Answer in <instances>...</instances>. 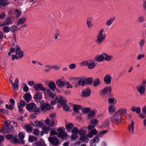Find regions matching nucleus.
Here are the masks:
<instances>
[{"label":"nucleus","mask_w":146,"mask_h":146,"mask_svg":"<svg viewBox=\"0 0 146 146\" xmlns=\"http://www.w3.org/2000/svg\"><path fill=\"white\" fill-rule=\"evenodd\" d=\"M56 101L60 104L58 105L59 108L63 106V109L64 111H70V108L67 105V101L65 97L58 96L56 98Z\"/></svg>","instance_id":"nucleus-1"},{"label":"nucleus","mask_w":146,"mask_h":146,"mask_svg":"<svg viewBox=\"0 0 146 146\" xmlns=\"http://www.w3.org/2000/svg\"><path fill=\"white\" fill-rule=\"evenodd\" d=\"M107 35L104 33V29H101L98 32L96 40L97 44H100L104 41L106 39Z\"/></svg>","instance_id":"nucleus-2"},{"label":"nucleus","mask_w":146,"mask_h":146,"mask_svg":"<svg viewBox=\"0 0 146 146\" xmlns=\"http://www.w3.org/2000/svg\"><path fill=\"white\" fill-rule=\"evenodd\" d=\"M95 126L92 125H89L88 127L87 128L88 129V137L92 138L94 135H96L98 133V131L96 129L94 128Z\"/></svg>","instance_id":"nucleus-3"},{"label":"nucleus","mask_w":146,"mask_h":146,"mask_svg":"<svg viewBox=\"0 0 146 146\" xmlns=\"http://www.w3.org/2000/svg\"><path fill=\"white\" fill-rule=\"evenodd\" d=\"M95 126L92 125H89L88 127L87 128L88 129V137L92 138L94 135H96L98 133V131L96 129L94 128Z\"/></svg>","instance_id":"nucleus-4"},{"label":"nucleus","mask_w":146,"mask_h":146,"mask_svg":"<svg viewBox=\"0 0 146 146\" xmlns=\"http://www.w3.org/2000/svg\"><path fill=\"white\" fill-rule=\"evenodd\" d=\"M96 61L94 60H91L88 61H83L81 63L82 65L87 66L88 68L90 69L94 68L96 66Z\"/></svg>","instance_id":"nucleus-5"},{"label":"nucleus","mask_w":146,"mask_h":146,"mask_svg":"<svg viewBox=\"0 0 146 146\" xmlns=\"http://www.w3.org/2000/svg\"><path fill=\"white\" fill-rule=\"evenodd\" d=\"M27 109L30 112H37L39 111V109L37 108L36 104L34 103H31L27 104L26 106Z\"/></svg>","instance_id":"nucleus-6"},{"label":"nucleus","mask_w":146,"mask_h":146,"mask_svg":"<svg viewBox=\"0 0 146 146\" xmlns=\"http://www.w3.org/2000/svg\"><path fill=\"white\" fill-rule=\"evenodd\" d=\"M58 133L57 136L59 138L66 139L68 137L67 133L64 131L60 127L58 129Z\"/></svg>","instance_id":"nucleus-7"},{"label":"nucleus","mask_w":146,"mask_h":146,"mask_svg":"<svg viewBox=\"0 0 146 146\" xmlns=\"http://www.w3.org/2000/svg\"><path fill=\"white\" fill-rule=\"evenodd\" d=\"M111 121L113 123H118L121 120V117L115 112L113 116L110 117Z\"/></svg>","instance_id":"nucleus-8"},{"label":"nucleus","mask_w":146,"mask_h":146,"mask_svg":"<svg viewBox=\"0 0 146 146\" xmlns=\"http://www.w3.org/2000/svg\"><path fill=\"white\" fill-rule=\"evenodd\" d=\"M35 90L38 91H41L45 92L46 91V88L43 86V85L40 83H38L35 84L33 86Z\"/></svg>","instance_id":"nucleus-9"},{"label":"nucleus","mask_w":146,"mask_h":146,"mask_svg":"<svg viewBox=\"0 0 146 146\" xmlns=\"http://www.w3.org/2000/svg\"><path fill=\"white\" fill-rule=\"evenodd\" d=\"M44 122L46 124L50 126H54L56 125L57 123V121L56 120H50L48 117L46 118Z\"/></svg>","instance_id":"nucleus-10"},{"label":"nucleus","mask_w":146,"mask_h":146,"mask_svg":"<svg viewBox=\"0 0 146 146\" xmlns=\"http://www.w3.org/2000/svg\"><path fill=\"white\" fill-rule=\"evenodd\" d=\"M15 48L16 49V53L17 56V58L20 59L22 58L24 55V52L21 50L19 47L18 45H15Z\"/></svg>","instance_id":"nucleus-11"},{"label":"nucleus","mask_w":146,"mask_h":146,"mask_svg":"<svg viewBox=\"0 0 146 146\" xmlns=\"http://www.w3.org/2000/svg\"><path fill=\"white\" fill-rule=\"evenodd\" d=\"M91 93V90L89 88H86L83 90L82 91V96L87 97L90 96Z\"/></svg>","instance_id":"nucleus-12"},{"label":"nucleus","mask_w":146,"mask_h":146,"mask_svg":"<svg viewBox=\"0 0 146 146\" xmlns=\"http://www.w3.org/2000/svg\"><path fill=\"white\" fill-rule=\"evenodd\" d=\"M52 108V106L50 104L44 103L41 106V109L44 112L46 110H50Z\"/></svg>","instance_id":"nucleus-13"},{"label":"nucleus","mask_w":146,"mask_h":146,"mask_svg":"<svg viewBox=\"0 0 146 146\" xmlns=\"http://www.w3.org/2000/svg\"><path fill=\"white\" fill-rule=\"evenodd\" d=\"M4 129V133L5 134L13 132L15 131L14 127L12 126H6Z\"/></svg>","instance_id":"nucleus-14"},{"label":"nucleus","mask_w":146,"mask_h":146,"mask_svg":"<svg viewBox=\"0 0 146 146\" xmlns=\"http://www.w3.org/2000/svg\"><path fill=\"white\" fill-rule=\"evenodd\" d=\"M145 86V84H144V85H139L137 87V89L141 95H142L144 93Z\"/></svg>","instance_id":"nucleus-15"},{"label":"nucleus","mask_w":146,"mask_h":146,"mask_svg":"<svg viewBox=\"0 0 146 146\" xmlns=\"http://www.w3.org/2000/svg\"><path fill=\"white\" fill-rule=\"evenodd\" d=\"M115 112L121 117L122 115H124L127 113V110L125 108H121L117 110Z\"/></svg>","instance_id":"nucleus-16"},{"label":"nucleus","mask_w":146,"mask_h":146,"mask_svg":"<svg viewBox=\"0 0 146 146\" xmlns=\"http://www.w3.org/2000/svg\"><path fill=\"white\" fill-rule=\"evenodd\" d=\"M49 140L50 142L54 145L57 146L59 143L58 139L56 137H50Z\"/></svg>","instance_id":"nucleus-17"},{"label":"nucleus","mask_w":146,"mask_h":146,"mask_svg":"<svg viewBox=\"0 0 146 146\" xmlns=\"http://www.w3.org/2000/svg\"><path fill=\"white\" fill-rule=\"evenodd\" d=\"M111 77L109 74H106L104 78V82L106 84H110L111 83Z\"/></svg>","instance_id":"nucleus-18"},{"label":"nucleus","mask_w":146,"mask_h":146,"mask_svg":"<svg viewBox=\"0 0 146 146\" xmlns=\"http://www.w3.org/2000/svg\"><path fill=\"white\" fill-rule=\"evenodd\" d=\"M19 137L20 138L19 143L23 144L24 143V140L23 139L25 137V135L22 132H20L18 134Z\"/></svg>","instance_id":"nucleus-19"},{"label":"nucleus","mask_w":146,"mask_h":146,"mask_svg":"<svg viewBox=\"0 0 146 146\" xmlns=\"http://www.w3.org/2000/svg\"><path fill=\"white\" fill-rule=\"evenodd\" d=\"M104 56L103 54L97 55L94 57L95 61L99 62H101L104 60Z\"/></svg>","instance_id":"nucleus-20"},{"label":"nucleus","mask_w":146,"mask_h":146,"mask_svg":"<svg viewBox=\"0 0 146 146\" xmlns=\"http://www.w3.org/2000/svg\"><path fill=\"white\" fill-rule=\"evenodd\" d=\"M19 79L18 78H16L15 81L14 82H13L11 83L13 86V88L14 89L17 90L18 89V83L19 82Z\"/></svg>","instance_id":"nucleus-21"},{"label":"nucleus","mask_w":146,"mask_h":146,"mask_svg":"<svg viewBox=\"0 0 146 146\" xmlns=\"http://www.w3.org/2000/svg\"><path fill=\"white\" fill-rule=\"evenodd\" d=\"M116 110V108L114 106L111 105L108 106V111L110 113L112 114Z\"/></svg>","instance_id":"nucleus-22"},{"label":"nucleus","mask_w":146,"mask_h":146,"mask_svg":"<svg viewBox=\"0 0 146 146\" xmlns=\"http://www.w3.org/2000/svg\"><path fill=\"white\" fill-rule=\"evenodd\" d=\"M103 55L104 56V60L107 61H110L113 59V58L112 55H108L106 53H103Z\"/></svg>","instance_id":"nucleus-23"},{"label":"nucleus","mask_w":146,"mask_h":146,"mask_svg":"<svg viewBox=\"0 0 146 146\" xmlns=\"http://www.w3.org/2000/svg\"><path fill=\"white\" fill-rule=\"evenodd\" d=\"M135 123L133 121H132L130 125L128 126V129L129 131L131 133H133L134 131Z\"/></svg>","instance_id":"nucleus-24"},{"label":"nucleus","mask_w":146,"mask_h":146,"mask_svg":"<svg viewBox=\"0 0 146 146\" xmlns=\"http://www.w3.org/2000/svg\"><path fill=\"white\" fill-rule=\"evenodd\" d=\"M66 81H62L61 79L58 80L56 81V84L57 85L60 87L64 86L65 85Z\"/></svg>","instance_id":"nucleus-25"},{"label":"nucleus","mask_w":146,"mask_h":146,"mask_svg":"<svg viewBox=\"0 0 146 146\" xmlns=\"http://www.w3.org/2000/svg\"><path fill=\"white\" fill-rule=\"evenodd\" d=\"M26 21V18L25 17H23L20 18L19 20L17 22V24L18 25H19L21 24H24Z\"/></svg>","instance_id":"nucleus-26"},{"label":"nucleus","mask_w":146,"mask_h":146,"mask_svg":"<svg viewBox=\"0 0 146 146\" xmlns=\"http://www.w3.org/2000/svg\"><path fill=\"white\" fill-rule=\"evenodd\" d=\"M4 22L5 25H10L13 23V22L12 21L11 19L9 17L5 19Z\"/></svg>","instance_id":"nucleus-27"},{"label":"nucleus","mask_w":146,"mask_h":146,"mask_svg":"<svg viewBox=\"0 0 146 146\" xmlns=\"http://www.w3.org/2000/svg\"><path fill=\"white\" fill-rule=\"evenodd\" d=\"M49 87L52 90L54 91L56 88L55 83L52 81H51L48 85Z\"/></svg>","instance_id":"nucleus-28"},{"label":"nucleus","mask_w":146,"mask_h":146,"mask_svg":"<svg viewBox=\"0 0 146 146\" xmlns=\"http://www.w3.org/2000/svg\"><path fill=\"white\" fill-rule=\"evenodd\" d=\"M88 134L87 135H81L80 137V139L81 141H86V142H88L89 141V139H88Z\"/></svg>","instance_id":"nucleus-29"},{"label":"nucleus","mask_w":146,"mask_h":146,"mask_svg":"<svg viewBox=\"0 0 146 146\" xmlns=\"http://www.w3.org/2000/svg\"><path fill=\"white\" fill-rule=\"evenodd\" d=\"M24 99L27 102H29L32 98L31 94L29 93H26L23 96Z\"/></svg>","instance_id":"nucleus-30"},{"label":"nucleus","mask_w":146,"mask_h":146,"mask_svg":"<svg viewBox=\"0 0 146 146\" xmlns=\"http://www.w3.org/2000/svg\"><path fill=\"white\" fill-rule=\"evenodd\" d=\"M43 123L40 121H36L35 122V124H33V125L35 127H42L43 126Z\"/></svg>","instance_id":"nucleus-31"},{"label":"nucleus","mask_w":146,"mask_h":146,"mask_svg":"<svg viewBox=\"0 0 146 146\" xmlns=\"http://www.w3.org/2000/svg\"><path fill=\"white\" fill-rule=\"evenodd\" d=\"M131 110L133 112L135 111L137 114H139L141 112V108L139 107L136 108L135 107L133 106L131 108Z\"/></svg>","instance_id":"nucleus-32"},{"label":"nucleus","mask_w":146,"mask_h":146,"mask_svg":"<svg viewBox=\"0 0 146 146\" xmlns=\"http://www.w3.org/2000/svg\"><path fill=\"white\" fill-rule=\"evenodd\" d=\"M100 84L101 82L100 79L98 78H96L94 81L93 85L94 87H96Z\"/></svg>","instance_id":"nucleus-33"},{"label":"nucleus","mask_w":146,"mask_h":146,"mask_svg":"<svg viewBox=\"0 0 146 146\" xmlns=\"http://www.w3.org/2000/svg\"><path fill=\"white\" fill-rule=\"evenodd\" d=\"M34 98L36 99L41 100L42 98V93L41 92H37L35 94Z\"/></svg>","instance_id":"nucleus-34"},{"label":"nucleus","mask_w":146,"mask_h":146,"mask_svg":"<svg viewBox=\"0 0 146 146\" xmlns=\"http://www.w3.org/2000/svg\"><path fill=\"white\" fill-rule=\"evenodd\" d=\"M9 2L7 0H0V6H5L9 4Z\"/></svg>","instance_id":"nucleus-35"},{"label":"nucleus","mask_w":146,"mask_h":146,"mask_svg":"<svg viewBox=\"0 0 146 146\" xmlns=\"http://www.w3.org/2000/svg\"><path fill=\"white\" fill-rule=\"evenodd\" d=\"M100 140L99 136H96L93 139L90 140V143H98Z\"/></svg>","instance_id":"nucleus-36"},{"label":"nucleus","mask_w":146,"mask_h":146,"mask_svg":"<svg viewBox=\"0 0 146 146\" xmlns=\"http://www.w3.org/2000/svg\"><path fill=\"white\" fill-rule=\"evenodd\" d=\"M34 146H46L45 144L42 142L38 141L33 144Z\"/></svg>","instance_id":"nucleus-37"},{"label":"nucleus","mask_w":146,"mask_h":146,"mask_svg":"<svg viewBox=\"0 0 146 146\" xmlns=\"http://www.w3.org/2000/svg\"><path fill=\"white\" fill-rule=\"evenodd\" d=\"M81 106L79 105H73V110L76 112H78L81 108Z\"/></svg>","instance_id":"nucleus-38"},{"label":"nucleus","mask_w":146,"mask_h":146,"mask_svg":"<svg viewBox=\"0 0 146 146\" xmlns=\"http://www.w3.org/2000/svg\"><path fill=\"white\" fill-rule=\"evenodd\" d=\"M13 14L15 15L16 17L17 18L21 15V12L20 10L17 9L15 10V12Z\"/></svg>","instance_id":"nucleus-39"},{"label":"nucleus","mask_w":146,"mask_h":146,"mask_svg":"<svg viewBox=\"0 0 146 146\" xmlns=\"http://www.w3.org/2000/svg\"><path fill=\"white\" fill-rule=\"evenodd\" d=\"M115 19V18H111L108 20L106 23V24L107 26H110L113 23Z\"/></svg>","instance_id":"nucleus-40"},{"label":"nucleus","mask_w":146,"mask_h":146,"mask_svg":"<svg viewBox=\"0 0 146 146\" xmlns=\"http://www.w3.org/2000/svg\"><path fill=\"white\" fill-rule=\"evenodd\" d=\"M38 140L37 138L35 136H29V140L30 142H33L37 141Z\"/></svg>","instance_id":"nucleus-41"},{"label":"nucleus","mask_w":146,"mask_h":146,"mask_svg":"<svg viewBox=\"0 0 146 146\" xmlns=\"http://www.w3.org/2000/svg\"><path fill=\"white\" fill-rule=\"evenodd\" d=\"M107 88L106 87H105L100 92V94L102 96H105L108 92Z\"/></svg>","instance_id":"nucleus-42"},{"label":"nucleus","mask_w":146,"mask_h":146,"mask_svg":"<svg viewBox=\"0 0 146 146\" xmlns=\"http://www.w3.org/2000/svg\"><path fill=\"white\" fill-rule=\"evenodd\" d=\"M98 123V121L96 119H93L90 121L91 124L90 125H92L95 126V127Z\"/></svg>","instance_id":"nucleus-43"},{"label":"nucleus","mask_w":146,"mask_h":146,"mask_svg":"<svg viewBox=\"0 0 146 146\" xmlns=\"http://www.w3.org/2000/svg\"><path fill=\"white\" fill-rule=\"evenodd\" d=\"M11 141L12 143L14 144H16L17 143H19V141L17 139V136L13 137L12 138Z\"/></svg>","instance_id":"nucleus-44"},{"label":"nucleus","mask_w":146,"mask_h":146,"mask_svg":"<svg viewBox=\"0 0 146 146\" xmlns=\"http://www.w3.org/2000/svg\"><path fill=\"white\" fill-rule=\"evenodd\" d=\"M18 30V27L15 25L11 26L10 27V30L12 32H14Z\"/></svg>","instance_id":"nucleus-45"},{"label":"nucleus","mask_w":146,"mask_h":146,"mask_svg":"<svg viewBox=\"0 0 146 146\" xmlns=\"http://www.w3.org/2000/svg\"><path fill=\"white\" fill-rule=\"evenodd\" d=\"M85 80L86 84L87 83L89 85L92 84L93 81V79L92 78H88Z\"/></svg>","instance_id":"nucleus-46"},{"label":"nucleus","mask_w":146,"mask_h":146,"mask_svg":"<svg viewBox=\"0 0 146 146\" xmlns=\"http://www.w3.org/2000/svg\"><path fill=\"white\" fill-rule=\"evenodd\" d=\"M78 83L79 85L82 86H84L86 84L85 79L80 80L78 81Z\"/></svg>","instance_id":"nucleus-47"},{"label":"nucleus","mask_w":146,"mask_h":146,"mask_svg":"<svg viewBox=\"0 0 146 146\" xmlns=\"http://www.w3.org/2000/svg\"><path fill=\"white\" fill-rule=\"evenodd\" d=\"M5 107L7 109H9L11 110H13L14 106L13 105H12L11 104L8 105L7 104L5 105Z\"/></svg>","instance_id":"nucleus-48"},{"label":"nucleus","mask_w":146,"mask_h":146,"mask_svg":"<svg viewBox=\"0 0 146 146\" xmlns=\"http://www.w3.org/2000/svg\"><path fill=\"white\" fill-rule=\"evenodd\" d=\"M25 127L27 132L31 131L33 129V127L31 126L29 124L26 125Z\"/></svg>","instance_id":"nucleus-49"},{"label":"nucleus","mask_w":146,"mask_h":146,"mask_svg":"<svg viewBox=\"0 0 146 146\" xmlns=\"http://www.w3.org/2000/svg\"><path fill=\"white\" fill-rule=\"evenodd\" d=\"M66 127L68 130H70L73 127V125L72 123H70L66 125Z\"/></svg>","instance_id":"nucleus-50"},{"label":"nucleus","mask_w":146,"mask_h":146,"mask_svg":"<svg viewBox=\"0 0 146 146\" xmlns=\"http://www.w3.org/2000/svg\"><path fill=\"white\" fill-rule=\"evenodd\" d=\"M95 113V111L92 110L88 114V118H92L94 116V115Z\"/></svg>","instance_id":"nucleus-51"},{"label":"nucleus","mask_w":146,"mask_h":146,"mask_svg":"<svg viewBox=\"0 0 146 146\" xmlns=\"http://www.w3.org/2000/svg\"><path fill=\"white\" fill-rule=\"evenodd\" d=\"M45 67L46 68H48V69H46L44 71L46 72H49L50 70L52 69V66H50L49 64H47L45 66Z\"/></svg>","instance_id":"nucleus-52"},{"label":"nucleus","mask_w":146,"mask_h":146,"mask_svg":"<svg viewBox=\"0 0 146 146\" xmlns=\"http://www.w3.org/2000/svg\"><path fill=\"white\" fill-rule=\"evenodd\" d=\"M72 133L74 134H77L79 132V130L78 128L77 127H74L72 130Z\"/></svg>","instance_id":"nucleus-53"},{"label":"nucleus","mask_w":146,"mask_h":146,"mask_svg":"<svg viewBox=\"0 0 146 146\" xmlns=\"http://www.w3.org/2000/svg\"><path fill=\"white\" fill-rule=\"evenodd\" d=\"M65 85L66 86V88L67 89H68L69 88H72L73 87L72 85L69 82H66Z\"/></svg>","instance_id":"nucleus-54"},{"label":"nucleus","mask_w":146,"mask_h":146,"mask_svg":"<svg viewBox=\"0 0 146 146\" xmlns=\"http://www.w3.org/2000/svg\"><path fill=\"white\" fill-rule=\"evenodd\" d=\"M3 30L6 33H9L10 31V29L7 26L4 27L3 28Z\"/></svg>","instance_id":"nucleus-55"},{"label":"nucleus","mask_w":146,"mask_h":146,"mask_svg":"<svg viewBox=\"0 0 146 146\" xmlns=\"http://www.w3.org/2000/svg\"><path fill=\"white\" fill-rule=\"evenodd\" d=\"M78 135L76 134L72 135L71 136V138L74 140H76L78 138Z\"/></svg>","instance_id":"nucleus-56"},{"label":"nucleus","mask_w":146,"mask_h":146,"mask_svg":"<svg viewBox=\"0 0 146 146\" xmlns=\"http://www.w3.org/2000/svg\"><path fill=\"white\" fill-rule=\"evenodd\" d=\"M91 109L89 108H85L82 109V111L84 113H86L89 112L91 110Z\"/></svg>","instance_id":"nucleus-57"},{"label":"nucleus","mask_w":146,"mask_h":146,"mask_svg":"<svg viewBox=\"0 0 146 146\" xmlns=\"http://www.w3.org/2000/svg\"><path fill=\"white\" fill-rule=\"evenodd\" d=\"M79 134L80 135H84L86 134L85 131L82 129H80V130H79Z\"/></svg>","instance_id":"nucleus-58"},{"label":"nucleus","mask_w":146,"mask_h":146,"mask_svg":"<svg viewBox=\"0 0 146 146\" xmlns=\"http://www.w3.org/2000/svg\"><path fill=\"white\" fill-rule=\"evenodd\" d=\"M108 131L107 130H105L104 131H102L100 132V133L98 134V135L99 136L102 137V135H101L102 134H104L107 133L108 132Z\"/></svg>","instance_id":"nucleus-59"},{"label":"nucleus","mask_w":146,"mask_h":146,"mask_svg":"<svg viewBox=\"0 0 146 146\" xmlns=\"http://www.w3.org/2000/svg\"><path fill=\"white\" fill-rule=\"evenodd\" d=\"M87 24L88 27L90 28H91L93 26V24L90 21L87 20Z\"/></svg>","instance_id":"nucleus-60"},{"label":"nucleus","mask_w":146,"mask_h":146,"mask_svg":"<svg viewBox=\"0 0 146 146\" xmlns=\"http://www.w3.org/2000/svg\"><path fill=\"white\" fill-rule=\"evenodd\" d=\"M26 104L25 102L23 100H21L19 103V106H21V107H24Z\"/></svg>","instance_id":"nucleus-61"},{"label":"nucleus","mask_w":146,"mask_h":146,"mask_svg":"<svg viewBox=\"0 0 146 146\" xmlns=\"http://www.w3.org/2000/svg\"><path fill=\"white\" fill-rule=\"evenodd\" d=\"M54 69L55 70H58L60 69V67L57 65L52 66V69Z\"/></svg>","instance_id":"nucleus-62"},{"label":"nucleus","mask_w":146,"mask_h":146,"mask_svg":"<svg viewBox=\"0 0 146 146\" xmlns=\"http://www.w3.org/2000/svg\"><path fill=\"white\" fill-rule=\"evenodd\" d=\"M76 65L75 64H71L69 65V68L72 69H74L76 68Z\"/></svg>","instance_id":"nucleus-63"},{"label":"nucleus","mask_w":146,"mask_h":146,"mask_svg":"<svg viewBox=\"0 0 146 146\" xmlns=\"http://www.w3.org/2000/svg\"><path fill=\"white\" fill-rule=\"evenodd\" d=\"M11 122L12 121L9 120H7L5 121V124L6 126H11V125H10V124L11 123Z\"/></svg>","instance_id":"nucleus-64"}]
</instances>
